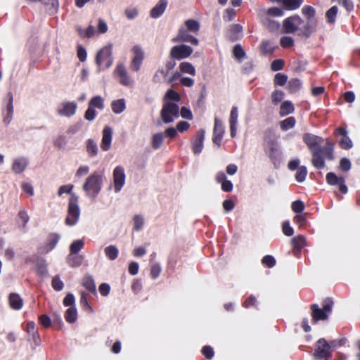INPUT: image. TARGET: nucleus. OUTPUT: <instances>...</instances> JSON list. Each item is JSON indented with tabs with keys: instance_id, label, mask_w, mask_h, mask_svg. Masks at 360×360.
Listing matches in <instances>:
<instances>
[{
	"instance_id": "40",
	"label": "nucleus",
	"mask_w": 360,
	"mask_h": 360,
	"mask_svg": "<svg viewBox=\"0 0 360 360\" xmlns=\"http://www.w3.org/2000/svg\"><path fill=\"white\" fill-rule=\"evenodd\" d=\"M104 252L106 257L110 260H115L117 257L119 253L117 248L112 245L106 247L104 250Z\"/></svg>"
},
{
	"instance_id": "50",
	"label": "nucleus",
	"mask_w": 360,
	"mask_h": 360,
	"mask_svg": "<svg viewBox=\"0 0 360 360\" xmlns=\"http://www.w3.org/2000/svg\"><path fill=\"white\" fill-rule=\"evenodd\" d=\"M307 175V169L305 166H300L298 167L295 174V179L298 182H303Z\"/></svg>"
},
{
	"instance_id": "35",
	"label": "nucleus",
	"mask_w": 360,
	"mask_h": 360,
	"mask_svg": "<svg viewBox=\"0 0 360 360\" xmlns=\"http://www.w3.org/2000/svg\"><path fill=\"white\" fill-rule=\"evenodd\" d=\"M164 136L161 132L156 133L153 135L151 138V146L153 149L157 150L160 148L163 143Z\"/></svg>"
},
{
	"instance_id": "57",
	"label": "nucleus",
	"mask_w": 360,
	"mask_h": 360,
	"mask_svg": "<svg viewBox=\"0 0 360 360\" xmlns=\"http://www.w3.org/2000/svg\"><path fill=\"white\" fill-rule=\"evenodd\" d=\"M165 99L170 100V101H179L181 100V96L179 93H177L174 89H169L165 96Z\"/></svg>"
},
{
	"instance_id": "20",
	"label": "nucleus",
	"mask_w": 360,
	"mask_h": 360,
	"mask_svg": "<svg viewBox=\"0 0 360 360\" xmlns=\"http://www.w3.org/2000/svg\"><path fill=\"white\" fill-rule=\"evenodd\" d=\"M167 5V0H159L156 5L150 10V16L153 18L160 17L166 10Z\"/></svg>"
},
{
	"instance_id": "38",
	"label": "nucleus",
	"mask_w": 360,
	"mask_h": 360,
	"mask_svg": "<svg viewBox=\"0 0 360 360\" xmlns=\"http://www.w3.org/2000/svg\"><path fill=\"white\" fill-rule=\"evenodd\" d=\"M296 120L294 117H288L280 122V127L283 131H287L293 128L295 125Z\"/></svg>"
},
{
	"instance_id": "55",
	"label": "nucleus",
	"mask_w": 360,
	"mask_h": 360,
	"mask_svg": "<svg viewBox=\"0 0 360 360\" xmlns=\"http://www.w3.org/2000/svg\"><path fill=\"white\" fill-rule=\"evenodd\" d=\"M339 146L342 149L349 150L352 147L353 144L349 137L347 135L345 137H342L340 140Z\"/></svg>"
},
{
	"instance_id": "44",
	"label": "nucleus",
	"mask_w": 360,
	"mask_h": 360,
	"mask_svg": "<svg viewBox=\"0 0 360 360\" xmlns=\"http://www.w3.org/2000/svg\"><path fill=\"white\" fill-rule=\"evenodd\" d=\"M98 146L96 143L92 139H88L86 141V151L89 156L94 157L98 154Z\"/></svg>"
},
{
	"instance_id": "4",
	"label": "nucleus",
	"mask_w": 360,
	"mask_h": 360,
	"mask_svg": "<svg viewBox=\"0 0 360 360\" xmlns=\"http://www.w3.org/2000/svg\"><path fill=\"white\" fill-rule=\"evenodd\" d=\"M73 185H63L61 186L58 191V195L61 196L63 193H68L70 195V198L68 203V214L65 219V223L67 225L75 224L79 219L80 210L78 206V198L75 193H72Z\"/></svg>"
},
{
	"instance_id": "7",
	"label": "nucleus",
	"mask_w": 360,
	"mask_h": 360,
	"mask_svg": "<svg viewBox=\"0 0 360 360\" xmlns=\"http://www.w3.org/2000/svg\"><path fill=\"white\" fill-rule=\"evenodd\" d=\"M112 45L102 48L96 56V63L100 68H109L112 64Z\"/></svg>"
},
{
	"instance_id": "59",
	"label": "nucleus",
	"mask_w": 360,
	"mask_h": 360,
	"mask_svg": "<svg viewBox=\"0 0 360 360\" xmlns=\"http://www.w3.org/2000/svg\"><path fill=\"white\" fill-rule=\"evenodd\" d=\"M262 263L268 268H272L276 264V259L271 255H266L262 258Z\"/></svg>"
},
{
	"instance_id": "56",
	"label": "nucleus",
	"mask_w": 360,
	"mask_h": 360,
	"mask_svg": "<svg viewBox=\"0 0 360 360\" xmlns=\"http://www.w3.org/2000/svg\"><path fill=\"white\" fill-rule=\"evenodd\" d=\"M291 208L295 213H302L304 209V204L302 200H297L292 202Z\"/></svg>"
},
{
	"instance_id": "49",
	"label": "nucleus",
	"mask_w": 360,
	"mask_h": 360,
	"mask_svg": "<svg viewBox=\"0 0 360 360\" xmlns=\"http://www.w3.org/2000/svg\"><path fill=\"white\" fill-rule=\"evenodd\" d=\"M260 51L263 55H269L274 51V48L269 41H263L260 45Z\"/></svg>"
},
{
	"instance_id": "14",
	"label": "nucleus",
	"mask_w": 360,
	"mask_h": 360,
	"mask_svg": "<svg viewBox=\"0 0 360 360\" xmlns=\"http://www.w3.org/2000/svg\"><path fill=\"white\" fill-rule=\"evenodd\" d=\"M224 132V127L223 126L221 121H220L218 118L216 117L214 119L212 141L214 144L217 145L218 147H220L221 145V141L223 139Z\"/></svg>"
},
{
	"instance_id": "48",
	"label": "nucleus",
	"mask_w": 360,
	"mask_h": 360,
	"mask_svg": "<svg viewBox=\"0 0 360 360\" xmlns=\"http://www.w3.org/2000/svg\"><path fill=\"white\" fill-rule=\"evenodd\" d=\"M326 181L328 184L335 186L339 184V182L344 181V179L342 177H338L333 172H328L326 174Z\"/></svg>"
},
{
	"instance_id": "24",
	"label": "nucleus",
	"mask_w": 360,
	"mask_h": 360,
	"mask_svg": "<svg viewBox=\"0 0 360 360\" xmlns=\"http://www.w3.org/2000/svg\"><path fill=\"white\" fill-rule=\"evenodd\" d=\"M27 165L28 161L26 158H15L13 162L12 170L15 174H21L25 170Z\"/></svg>"
},
{
	"instance_id": "18",
	"label": "nucleus",
	"mask_w": 360,
	"mask_h": 360,
	"mask_svg": "<svg viewBox=\"0 0 360 360\" xmlns=\"http://www.w3.org/2000/svg\"><path fill=\"white\" fill-rule=\"evenodd\" d=\"M103 136L101 148L103 151H107L110 148L112 142V129L110 127H105L103 129Z\"/></svg>"
},
{
	"instance_id": "31",
	"label": "nucleus",
	"mask_w": 360,
	"mask_h": 360,
	"mask_svg": "<svg viewBox=\"0 0 360 360\" xmlns=\"http://www.w3.org/2000/svg\"><path fill=\"white\" fill-rule=\"evenodd\" d=\"M302 87V82L297 78L291 79L287 86V89L290 94L297 92Z\"/></svg>"
},
{
	"instance_id": "52",
	"label": "nucleus",
	"mask_w": 360,
	"mask_h": 360,
	"mask_svg": "<svg viewBox=\"0 0 360 360\" xmlns=\"http://www.w3.org/2000/svg\"><path fill=\"white\" fill-rule=\"evenodd\" d=\"M233 54L235 58L240 60L245 56V52L240 44H236L233 46Z\"/></svg>"
},
{
	"instance_id": "32",
	"label": "nucleus",
	"mask_w": 360,
	"mask_h": 360,
	"mask_svg": "<svg viewBox=\"0 0 360 360\" xmlns=\"http://www.w3.org/2000/svg\"><path fill=\"white\" fill-rule=\"evenodd\" d=\"M112 110L115 114L122 112L126 108V104L124 99L113 101L111 103Z\"/></svg>"
},
{
	"instance_id": "63",
	"label": "nucleus",
	"mask_w": 360,
	"mask_h": 360,
	"mask_svg": "<svg viewBox=\"0 0 360 360\" xmlns=\"http://www.w3.org/2000/svg\"><path fill=\"white\" fill-rule=\"evenodd\" d=\"M266 14L270 16L281 17L283 15V9L278 7H271L267 9Z\"/></svg>"
},
{
	"instance_id": "46",
	"label": "nucleus",
	"mask_w": 360,
	"mask_h": 360,
	"mask_svg": "<svg viewBox=\"0 0 360 360\" xmlns=\"http://www.w3.org/2000/svg\"><path fill=\"white\" fill-rule=\"evenodd\" d=\"M302 13L307 18V20L311 22L314 18L316 11L314 7L309 5H305L302 8Z\"/></svg>"
},
{
	"instance_id": "15",
	"label": "nucleus",
	"mask_w": 360,
	"mask_h": 360,
	"mask_svg": "<svg viewBox=\"0 0 360 360\" xmlns=\"http://www.w3.org/2000/svg\"><path fill=\"white\" fill-rule=\"evenodd\" d=\"M205 131L203 129H199L192 141V150L194 154H199L203 149Z\"/></svg>"
},
{
	"instance_id": "45",
	"label": "nucleus",
	"mask_w": 360,
	"mask_h": 360,
	"mask_svg": "<svg viewBox=\"0 0 360 360\" xmlns=\"http://www.w3.org/2000/svg\"><path fill=\"white\" fill-rule=\"evenodd\" d=\"M179 69L181 72L187 73L191 75H195V69L193 65L188 62H182L179 65Z\"/></svg>"
},
{
	"instance_id": "33",
	"label": "nucleus",
	"mask_w": 360,
	"mask_h": 360,
	"mask_svg": "<svg viewBox=\"0 0 360 360\" xmlns=\"http://www.w3.org/2000/svg\"><path fill=\"white\" fill-rule=\"evenodd\" d=\"M40 1L47 7L50 13H57L59 7L58 0H40Z\"/></svg>"
},
{
	"instance_id": "62",
	"label": "nucleus",
	"mask_w": 360,
	"mask_h": 360,
	"mask_svg": "<svg viewBox=\"0 0 360 360\" xmlns=\"http://www.w3.org/2000/svg\"><path fill=\"white\" fill-rule=\"evenodd\" d=\"M51 285L55 290L60 291L63 288L64 283L60 279L59 276H56L52 279Z\"/></svg>"
},
{
	"instance_id": "3",
	"label": "nucleus",
	"mask_w": 360,
	"mask_h": 360,
	"mask_svg": "<svg viewBox=\"0 0 360 360\" xmlns=\"http://www.w3.org/2000/svg\"><path fill=\"white\" fill-rule=\"evenodd\" d=\"M264 151L276 168L278 167L282 161V153L275 138L274 131L269 129L264 132Z\"/></svg>"
},
{
	"instance_id": "25",
	"label": "nucleus",
	"mask_w": 360,
	"mask_h": 360,
	"mask_svg": "<svg viewBox=\"0 0 360 360\" xmlns=\"http://www.w3.org/2000/svg\"><path fill=\"white\" fill-rule=\"evenodd\" d=\"M84 260V256L78 254L70 253L67 257L68 264L72 268L80 266Z\"/></svg>"
},
{
	"instance_id": "1",
	"label": "nucleus",
	"mask_w": 360,
	"mask_h": 360,
	"mask_svg": "<svg viewBox=\"0 0 360 360\" xmlns=\"http://www.w3.org/2000/svg\"><path fill=\"white\" fill-rule=\"evenodd\" d=\"M302 141L311 152L312 165L317 169H322L326 167V160L329 161L334 160L335 143L333 142L328 140L325 146L320 148L323 139L311 133H304L302 135Z\"/></svg>"
},
{
	"instance_id": "37",
	"label": "nucleus",
	"mask_w": 360,
	"mask_h": 360,
	"mask_svg": "<svg viewBox=\"0 0 360 360\" xmlns=\"http://www.w3.org/2000/svg\"><path fill=\"white\" fill-rule=\"evenodd\" d=\"M89 105L92 108H96L99 110L104 108V100L101 96H94L89 102Z\"/></svg>"
},
{
	"instance_id": "29",
	"label": "nucleus",
	"mask_w": 360,
	"mask_h": 360,
	"mask_svg": "<svg viewBox=\"0 0 360 360\" xmlns=\"http://www.w3.org/2000/svg\"><path fill=\"white\" fill-rule=\"evenodd\" d=\"M82 285L90 292L95 293L96 285L93 277L90 275L84 276L82 279Z\"/></svg>"
},
{
	"instance_id": "9",
	"label": "nucleus",
	"mask_w": 360,
	"mask_h": 360,
	"mask_svg": "<svg viewBox=\"0 0 360 360\" xmlns=\"http://www.w3.org/2000/svg\"><path fill=\"white\" fill-rule=\"evenodd\" d=\"M313 356L316 360H328L331 357L330 346L324 338H320L316 342Z\"/></svg>"
},
{
	"instance_id": "16",
	"label": "nucleus",
	"mask_w": 360,
	"mask_h": 360,
	"mask_svg": "<svg viewBox=\"0 0 360 360\" xmlns=\"http://www.w3.org/2000/svg\"><path fill=\"white\" fill-rule=\"evenodd\" d=\"M115 73L120 77V83L125 86L132 84L133 80L129 76L127 70L123 64L117 65Z\"/></svg>"
},
{
	"instance_id": "22",
	"label": "nucleus",
	"mask_w": 360,
	"mask_h": 360,
	"mask_svg": "<svg viewBox=\"0 0 360 360\" xmlns=\"http://www.w3.org/2000/svg\"><path fill=\"white\" fill-rule=\"evenodd\" d=\"M243 30V27L239 24H233L232 25L227 33L226 38L230 41H235L240 38V34H241Z\"/></svg>"
},
{
	"instance_id": "47",
	"label": "nucleus",
	"mask_w": 360,
	"mask_h": 360,
	"mask_svg": "<svg viewBox=\"0 0 360 360\" xmlns=\"http://www.w3.org/2000/svg\"><path fill=\"white\" fill-rule=\"evenodd\" d=\"M84 245V242L82 239L74 240L70 245V253L77 254Z\"/></svg>"
},
{
	"instance_id": "8",
	"label": "nucleus",
	"mask_w": 360,
	"mask_h": 360,
	"mask_svg": "<svg viewBox=\"0 0 360 360\" xmlns=\"http://www.w3.org/2000/svg\"><path fill=\"white\" fill-rule=\"evenodd\" d=\"M179 115V105L173 102L165 103L160 111V116L165 123H171Z\"/></svg>"
},
{
	"instance_id": "51",
	"label": "nucleus",
	"mask_w": 360,
	"mask_h": 360,
	"mask_svg": "<svg viewBox=\"0 0 360 360\" xmlns=\"http://www.w3.org/2000/svg\"><path fill=\"white\" fill-rule=\"evenodd\" d=\"M288 81V76L283 73H277L274 76V83L276 86H284Z\"/></svg>"
},
{
	"instance_id": "28",
	"label": "nucleus",
	"mask_w": 360,
	"mask_h": 360,
	"mask_svg": "<svg viewBox=\"0 0 360 360\" xmlns=\"http://www.w3.org/2000/svg\"><path fill=\"white\" fill-rule=\"evenodd\" d=\"M169 71L164 67L160 68L154 74L153 77V82L155 84L161 83L163 80H166L169 75Z\"/></svg>"
},
{
	"instance_id": "5",
	"label": "nucleus",
	"mask_w": 360,
	"mask_h": 360,
	"mask_svg": "<svg viewBox=\"0 0 360 360\" xmlns=\"http://www.w3.org/2000/svg\"><path fill=\"white\" fill-rule=\"evenodd\" d=\"M103 181V175L98 172H94L86 180L83 185V190L91 198H96L100 193Z\"/></svg>"
},
{
	"instance_id": "13",
	"label": "nucleus",
	"mask_w": 360,
	"mask_h": 360,
	"mask_svg": "<svg viewBox=\"0 0 360 360\" xmlns=\"http://www.w3.org/2000/svg\"><path fill=\"white\" fill-rule=\"evenodd\" d=\"M172 41L174 43L189 42L194 46H197L199 44L198 39L188 34L184 27H181L179 30L178 34L172 39Z\"/></svg>"
},
{
	"instance_id": "54",
	"label": "nucleus",
	"mask_w": 360,
	"mask_h": 360,
	"mask_svg": "<svg viewBox=\"0 0 360 360\" xmlns=\"http://www.w3.org/2000/svg\"><path fill=\"white\" fill-rule=\"evenodd\" d=\"M280 44L283 49H289L294 45V40L291 37L284 36L281 38Z\"/></svg>"
},
{
	"instance_id": "6",
	"label": "nucleus",
	"mask_w": 360,
	"mask_h": 360,
	"mask_svg": "<svg viewBox=\"0 0 360 360\" xmlns=\"http://www.w3.org/2000/svg\"><path fill=\"white\" fill-rule=\"evenodd\" d=\"M333 306V301L330 297H327L323 300L322 309H320L317 304H312L310 307L312 322L316 323L319 321L326 320L328 317V314L332 311Z\"/></svg>"
},
{
	"instance_id": "43",
	"label": "nucleus",
	"mask_w": 360,
	"mask_h": 360,
	"mask_svg": "<svg viewBox=\"0 0 360 360\" xmlns=\"http://www.w3.org/2000/svg\"><path fill=\"white\" fill-rule=\"evenodd\" d=\"M25 330L28 334L32 335L34 340L39 338L38 331L36 328V324L34 321L27 323Z\"/></svg>"
},
{
	"instance_id": "23",
	"label": "nucleus",
	"mask_w": 360,
	"mask_h": 360,
	"mask_svg": "<svg viewBox=\"0 0 360 360\" xmlns=\"http://www.w3.org/2000/svg\"><path fill=\"white\" fill-rule=\"evenodd\" d=\"M271 2L281 3L283 7L289 11L299 8L304 0H269Z\"/></svg>"
},
{
	"instance_id": "12",
	"label": "nucleus",
	"mask_w": 360,
	"mask_h": 360,
	"mask_svg": "<svg viewBox=\"0 0 360 360\" xmlns=\"http://www.w3.org/2000/svg\"><path fill=\"white\" fill-rule=\"evenodd\" d=\"M134 57L130 63V68L134 72H138L144 58V53L139 46H134L132 49Z\"/></svg>"
},
{
	"instance_id": "58",
	"label": "nucleus",
	"mask_w": 360,
	"mask_h": 360,
	"mask_svg": "<svg viewBox=\"0 0 360 360\" xmlns=\"http://www.w3.org/2000/svg\"><path fill=\"white\" fill-rule=\"evenodd\" d=\"M284 96V93L281 90H275L271 94V99L274 104L277 105Z\"/></svg>"
},
{
	"instance_id": "2",
	"label": "nucleus",
	"mask_w": 360,
	"mask_h": 360,
	"mask_svg": "<svg viewBox=\"0 0 360 360\" xmlns=\"http://www.w3.org/2000/svg\"><path fill=\"white\" fill-rule=\"evenodd\" d=\"M283 29L286 34L296 33L299 37L308 39L316 32V26L315 23L304 20L295 14L283 21Z\"/></svg>"
},
{
	"instance_id": "27",
	"label": "nucleus",
	"mask_w": 360,
	"mask_h": 360,
	"mask_svg": "<svg viewBox=\"0 0 360 360\" xmlns=\"http://www.w3.org/2000/svg\"><path fill=\"white\" fill-rule=\"evenodd\" d=\"M10 307L15 309L19 310L22 307L23 300L17 293H11L8 297Z\"/></svg>"
},
{
	"instance_id": "60",
	"label": "nucleus",
	"mask_w": 360,
	"mask_h": 360,
	"mask_svg": "<svg viewBox=\"0 0 360 360\" xmlns=\"http://www.w3.org/2000/svg\"><path fill=\"white\" fill-rule=\"evenodd\" d=\"M161 267L159 264H153L150 266V275L153 278H157L161 273Z\"/></svg>"
},
{
	"instance_id": "42",
	"label": "nucleus",
	"mask_w": 360,
	"mask_h": 360,
	"mask_svg": "<svg viewBox=\"0 0 360 360\" xmlns=\"http://www.w3.org/2000/svg\"><path fill=\"white\" fill-rule=\"evenodd\" d=\"M65 319L70 323H75L77 319V309L75 307L68 308L65 311Z\"/></svg>"
},
{
	"instance_id": "64",
	"label": "nucleus",
	"mask_w": 360,
	"mask_h": 360,
	"mask_svg": "<svg viewBox=\"0 0 360 360\" xmlns=\"http://www.w3.org/2000/svg\"><path fill=\"white\" fill-rule=\"evenodd\" d=\"M39 323L45 328H48L51 326V320L46 314H42L39 316Z\"/></svg>"
},
{
	"instance_id": "11",
	"label": "nucleus",
	"mask_w": 360,
	"mask_h": 360,
	"mask_svg": "<svg viewBox=\"0 0 360 360\" xmlns=\"http://www.w3.org/2000/svg\"><path fill=\"white\" fill-rule=\"evenodd\" d=\"M114 188L116 193L121 191L124 185L126 175L124 169L122 166H117L113 170Z\"/></svg>"
},
{
	"instance_id": "10",
	"label": "nucleus",
	"mask_w": 360,
	"mask_h": 360,
	"mask_svg": "<svg viewBox=\"0 0 360 360\" xmlns=\"http://www.w3.org/2000/svg\"><path fill=\"white\" fill-rule=\"evenodd\" d=\"M193 52L192 47L185 44L173 46L169 52V57L173 60H182L188 58Z\"/></svg>"
},
{
	"instance_id": "19",
	"label": "nucleus",
	"mask_w": 360,
	"mask_h": 360,
	"mask_svg": "<svg viewBox=\"0 0 360 360\" xmlns=\"http://www.w3.org/2000/svg\"><path fill=\"white\" fill-rule=\"evenodd\" d=\"M62 105L63 108L58 109L60 115L70 117L75 114L77 105L75 102H65Z\"/></svg>"
},
{
	"instance_id": "61",
	"label": "nucleus",
	"mask_w": 360,
	"mask_h": 360,
	"mask_svg": "<svg viewBox=\"0 0 360 360\" xmlns=\"http://www.w3.org/2000/svg\"><path fill=\"white\" fill-rule=\"evenodd\" d=\"M285 65L284 60L283 59H276L272 61L271 64V69L273 71H279L283 69Z\"/></svg>"
},
{
	"instance_id": "17",
	"label": "nucleus",
	"mask_w": 360,
	"mask_h": 360,
	"mask_svg": "<svg viewBox=\"0 0 360 360\" xmlns=\"http://www.w3.org/2000/svg\"><path fill=\"white\" fill-rule=\"evenodd\" d=\"M8 102L6 105V112H4V122L8 125L10 124L13 119V95L12 92H8L7 94Z\"/></svg>"
},
{
	"instance_id": "26",
	"label": "nucleus",
	"mask_w": 360,
	"mask_h": 360,
	"mask_svg": "<svg viewBox=\"0 0 360 360\" xmlns=\"http://www.w3.org/2000/svg\"><path fill=\"white\" fill-rule=\"evenodd\" d=\"M60 236L57 233H50L48 236L46 243L41 251L42 253H47L52 250L57 245Z\"/></svg>"
},
{
	"instance_id": "34",
	"label": "nucleus",
	"mask_w": 360,
	"mask_h": 360,
	"mask_svg": "<svg viewBox=\"0 0 360 360\" xmlns=\"http://www.w3.org/2000/svg\"><path fill=\"white\" fill-rule=\"evenodd\" d=\"M263 25L270 32H277L280 28V23L276 20L266 18L263 20Z\"/></svg>"
},
{
	"instance_id": "39",
	"label": "nucleus",
	"mask_w": 360,
	"mask_h": 360,
	"mask_svg": "<svg viewBox=\"0 0 360 360\" xmlns=\"http://www.w3.org/2000/svg\"><path fill=\"white\" fill-rule=\"evenodd\" d=\"M291 242L293 248L299 250L303 248L306 245L305 237L302 235L292 238Z\"/></svg>"
},
{
	"instance_id": "41",
	"label": "nucleus",
	"mask_w": 360,
	"mask_h": 360,
	"mask_svg": "<svg viewBox=\"0 0 360 360\" xmlns=\"http://www.w3.org/2000/svg\"><path fill=\"white\" fill-rule=\"evenodd\" d=\"M185 25L187 30L193 33H198L200 30V23L194 19H189L185 21Z\"/></svg>"
},
{
	"instance_id": "53",
	"label": "nucleus",
	"mask_w": 360,
	"mask_h": 360,
	"mask_svg": "<svg viewBox=\"0 0 360 360\" xmlns=\"http://www.w3.org/2000/svg\"><path fill=\"white\" fill-rule=\"evenodd\" d=\"M80 304L83 309L88 310L90 312L93 311V309L87 300V293L85 292H81Z\"/></svg>"
},
{
	"instance_id": "30",
	"label": "nucleus",
	"mask_w": 360,
	"mask_h": 360,
	"mask_svg": "<svg viewBox=\"0 0 360 360\" xmlns=\"http://www.w3.org/2000/svg\"><path fill=\"white\" fill-rule=\"evenodd\" d=\"M294 110L295 108L292 102L285 101L281 104L280 107L279 114L281 117H284L290 113H292Z\"/></svg>"
},
{
	"instance_id": "36",
	"label": "nucleus",
	"mask_w": 360,
	"mask_h": 360,
	"mask_svg": "<svg viewBox=\"0 0 360 360\" xmlns=\"http://www.w3.org/2000/svg\"><path fill=\"white\" fill-rule=\"evenodd\" d=\"M338 11L337 6H332L326 13V21L329 24H334L336 20V17Z\"/></svg>"
},
{
	"instance_id": "21",
	"label": "nucleus",
	"mask_w": 360,
	"mask_h": 360,
	"mask_svg": "<svg viewBox=\"0 0 360 360\" xmlns=\"http://www.w3.org/2000/svg\"><path fill=\"white\" fill-rule=\"evenodd\" d=\"M238 115V108L236 106H233L229 117L230 134L232 138H233L236 134Z\"/></svg>"
}]
</instances>
